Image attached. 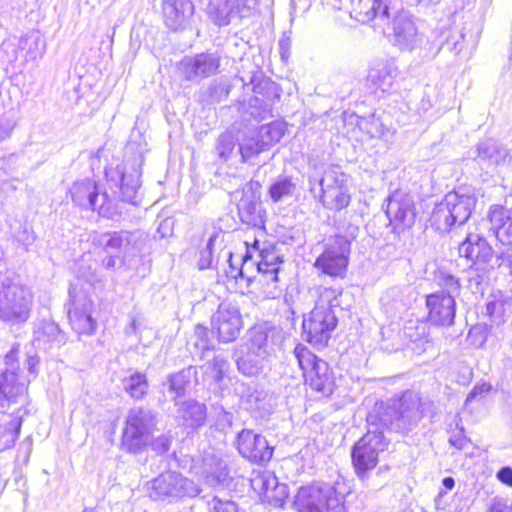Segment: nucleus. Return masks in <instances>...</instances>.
<instances>
[{
    "label": "nucleus",
    "instance_id": "6",
    "mask_svg": "<svg viewBox=\"0 0 512 512\" xmlns=\"http://www.w3.org/2000/svg\"><path fill=\"white\" fill-rule=\"evenodd\" d=\"M33 305L30 289L15 277L0 276V320L10 325L25 323Z\"/></svg>",
    "mask_w": 512,
    "mask_h": 512
},
{
    "label": "nucleus",
    "instance_id": "64",
    "mask_svg": "<svg viewBox=\"0 0 512 512\" xmlns=\"http://www.w3.org/2000/svg\"><path fill=\"white\" fill-rule=\"evenodd\" d=\"M442 484L446 489L452 490L455 486V480L452 477H445L442 481Z\"/></svg>",
    "mask_w": 512,
    "mask_h": 512
},
{
    "label": "nucleus",
    "instance_id": "7",
    "mask_svg": "<svg viewBox=\"0 0 512 512\" xmlns=\"http://www.w3.org/2000/svg\"><path fill=\"white\" fill-rule=\"evenodd\" d=\"M28 404L27 381L14 368H7L0 374V412L8 414L10 419L23 416L27 413Z\"/></svg>",
    "mask_w": 512,
    "mask_h": 512
},
{
    "label": "nucleus",
    "instance_id": "31",
    "mask_svg": "<svg viewBox=\"0 0 512 512\" xmlns=\"http://www.w3.org/2000/svg\"><path fill=\"white\" fill-rule=\"evenodd\" d=\"M271 330L263 327H254L250 331V338L247 342V350L256 354L257 357H266L270 355L273 345L270 340Z\"/></svg>",
    "mask_w": 512,
    "mask_h": 512
},
{
    "label": "nucleus",
    "instance_id": "10",
    "mask_svg": "<svg viewBox=\"0 0 512 512\" xmlns=\"http://www.w3.org/2000/svg\"><path fill=\"white\" fill-rule=\"evenodd\" d=\"M200 488L178 472L161 473L150 482L149 496L155 501L176 502L183 497H195Z\"/></svg>",
    "mask_w": 512,
    "mask_h": 512
},
{
    "label": "nucleus",
    "instance_id": "16",
    "mask_svg": "<svg viewBox=\"0 0 512 512\" xmlns=\"http://www.w3.org/2000/svg\"><path fill=\"white\" fill-rule=\"evenodd\" d=\"M386 215L394 229L410 228L416 218V208L413 197L401 192H394L386 206Z\"/></svg>",
    "mask_w": 512,
    "mask_h": 512
},
{
    "label": "nucleus",
    "instance_id": "21",
    "mask_svg": "<svg viewBox=\"0 0 512 512\" xmlns=\"http://www.w3.org/2000/svg\"><path fill=\"white\" fill-rule=\"evenodd\" d=\"M92 301L87 297L72 296L68 310V317L72 329L77 334H92L96 329V322L91 316Z\"/></svg>",
    "mask_w": 512,
    "mask_h": 512
},
{
    "label": "nucleus",
    "instance_id": "14",
    "mask_svg": "<svg viewBox=\"0 0 512 512\" xmlns=\"http://www.w3.org/2000/svg\"><path fill=\"white\" fill-rule=\"evenodd\" d=\"M211 326L220 341L226 343L234 341L242 328V317L238 307L227 301L220 303L212 316Z\"/></svg>",
    "mask_w": 512,
    "mask_h": 512
},
{
    "label": "nucleus",
    "instance_id": "8",
    "mask_svg": "<svg viewBox=\"0 0 512 512\" xmlns=\"http://www.w3.org/2000/svg\"><path fill=\"white\" fill-rule=\"evenodd\" d=\"M294 356L303 372L305 383L322 395L332 394L335 380L328 363L318 358L302 344L295 347Z\"/></svg>",
    "mask_w": 512,
    "mask_h": 512
},
{
    "label": "nucleus",
    "instance_id": "5",
    "mask_svg": "<svg viewBox=\"0 0 512 512\" xmlns=\"http://www.w3.org/2000/svg\"><path fill=\"white\" fill-rule=\"evenodd\" d=\"M475 194L467 188L447 193L435 206L431 215L432 226L441 233L448 232L453 225L466 223L476 206Z\"/></svg>",
    "mask_w": 512,
    "mask_h": 512
},
{
    "label": "nucleus",
    "instance_id": "1",
    "mask_svg": "<svg viewBox=\"0 0 512 512\" xmlns=\"http://www.w3.org/2000/svg\"><path fill=\"white\" fill-rule=\"evenodd\" d=\"M422 418L419 399L412 394L405 395L395 406L385 407L383 404L376 406L369 412L367 422L376 426L375 430L369 429L352 447V463L358 476L364 475L374 469L379 461V455L389 445L379 427H387L391 430L409 431Z\"/></svg>",
    "mask_w": 512,
    "mask_h": 512
},
{
    "label": "nucleus",
    "instance_id": "54",
    "mask_svg": "<svg viewBox=\"0 0 512 512\" xmlns=\"http://www.w3.org/2000/svg\"><path fill=\"white\" fill-rule=\"evenodd\" d=\"M439 284L446 290L445 294L452 295L456 293L459 288V279L451 274L440 272L438 275Z\"/></svg>",
    "mask_w": 512,
    "mask_h": 512
},
{
    "label": "nucleus",
    "instance_id": "4",
    "mask_svg": "<svg viewBox=\"0 0 512 512\" xmlns=\"http://www.w3.org/2000/svg\"><path fill=\"white\" fill-rule=\"evenodd\" d=\"M346 494L344 480L317 482L299 488L294 507L297 512H342Z\"/></svg>",
    "mask_w": 512,
    "mask_h": 512
},
{
    "label": "nucleus",
    "instance_id": "44",
    "mask_svg": "<svg viewBox=\"0 0 512 512\" xmlns=\"http://www.w3.org/2000/svg\"><path fill=\"white\" fill-rule=\"evenodd\" d=\"M21 57L17 38L5 40L0 45V61L5 64H12Z\"/></svg>",
    "mask_w": 512,
    "mask_h": 512
},
{
    "label": "nucleus",
    "instance_id": "63",
    "mask_svg": "<svg viewBox=\"0 0 512 512\" xmlns=\"http://www.w3.org/2000/svg\"><path fill=\"white\" fill-rule=\"evenodd\" d=\"M454 43H455V38H450V43L446 44L445 38H442L440 36L439 39H438L439 46H438V48L436 50V53H438L443 46H446L449 49V47L453 46Z\"/></svg>",
    "mask_w": 512,
    "mask_h": 512
},
{
    "label": "nucleus",
    "instance_id": "51",
    "mask_svg": "<svg viewBox=\"0 0 512 512\" xmlns=\"http://www.w3.org/2000/svg\"><path fill=\"white\" fill-rule=\"evenodd\" d=\"M232 257L233 254L230 249L222 248L216 258V268L220 266L221 260H223V265H225L226 263L229 264L230 270H225L227 275L236 279L239 275L243 276V267L240 270H237L232 264Z\"/></svg>",
    "mask_w": 512,
    "mask_h": 512
},
{
    "label": "nucleus",
    "instance_id": "36",
    "mask_svg": "<svg viewBox=\"0 0 512 512\" xmlns=\"http://www.w3.org/2000/svg\"><path fill=\"white\" fill-rule=\"evenodd\" d=\"M35 337L38 342L43 343H65V334L58 325L52 321H42L35 331Z\"/></svg>",
    "mask_w": 512,
    "mask_h": 512
},
{
    "label": "nucleus",
    "instance_id": "30",
    "mask_svg": "<svg viewBox=\"0 0 512 512\" xmlns=\"http://www.w3.org/2000/svg\"><path fill=\"white\" fill-rule=\"evenodd\" d=\"M238 216L243 224L254 228L264 225V211L252 195L243 196L237 205Z\"/></svg>",
    "mask_w": 512,
    "mask_h": 512
},
{
    "label": "nucleus",
    "instance_id": "37",
    "mask_svg": "<svg viewBox=\"0 0 512 512\" xmlns=\"http://www.w3.org/2000/svg\"><path fill=\"white\" fill-rule=\"evenodd\" d=\"M124 390L134 399L143 398L149 388L145 374L135 372L123 379Z\"/></svg>",
    "mask_w": 512,
    "mask_h": 512
},
{
    "label": "nucleus",
    "instance_id": "25",
    "mask_svg": "<svg viewBox=\"0 0 512 512\" xmlns=\"http://www.w3.org/2000/svg\"><path fill=\"white\" fill-rule=\"evenodd\" d=\"M491 224L490 230L499 242L512 245V207L505 208L502 205H492L488 212Z\"/></svg>",
    "mask_w": 512,
    "mask_h": 512
},
{
    "label": "nucleus",
    "instance_id": "41",
    "mask_svg": "<svg viewBox=\"0 0 512 512\" xmlns=\"http://www.w3.org/2000/svg\"><path fill=\"white\" fill-rule=\"evenodd\" d=\"M253 92L256 100L272 102L274 98H279V92L276 84L269 79H261L253 85Z\"/></svg>",
    "mask_w": 512,
    "mask_h": 512
},
{
    "label": "nucleus",
    "instance_id": "49",
    "mask_svg": "<svg viewBox=\"0 0 512 512\" xmlns=\"http://www.w3.org/2000/svg\"><path fill=\"white\" fill-rule=\"evenodd\" d=\"M492 391H495V389L490 383L481 381L469 392L464 405L467 407L473 401H482L486 399Z\"/></svg>",
    "mask_w": 512,
    "mask_h": 512
},
{
    "label": "nucleus",
    "instance_id": "40",
    "mask_svg": "<svg viewBox=\"0 0 512 512\" xmlns=\"http://www.w3.org/2000/svg\"><path fill=\"white\" fill-rule=\"evenodd\" d=\"M267 148L260 142V139L253 133L251 136L246 137L239 144V153L241 154L242 161L245 162L250 158L258 155L262 151H265Z\"/></svg>",
    "mask_w": 512,
    "mask_h": 512
},
{
    "label": "nucleus",
    "instance_id": "32",
    "mask_svg": "<svg viewBox=\"0 0 512 512\" xmlns=\"http://www.w3.org/2000/svg\"><path fill=\"white\" fill-rule=\"evenodd\" d=\"M233 8L230 7L229 0H208L205 12L209 19L218 26H226L234 20Z\"/></svg>",
    "mask_w": 512,
    "mask_h": 512
},
{
    "label": "nucleus",
    "instance_id": "45",
    "mask_svg": "<svg viewBox=\"0 0 512 512\" xmlns=\"http://www.w3.org/2000/svg\"><path fill=\"white\" fill-rule=\"evenodd\" d=\"M295 190V185L288 177L279 178L270 187V196L277 202L284 196L292 195Z\"/></svg>",
    "mask_w": 512,
    "mask_h": 512
},
{
    "label": "nucleus",
    "instance_id": "29",
    "mask_svg": "<svg viewBox=\"0 0 512 512\" xmlns=\"http://www.w3.org/2000/svg\"><path fill=\"white\" fill-rule=\"evenodd\" d=\"M177 418L186 427L196 428L202 426L206 420V406L196 400L176 402Z\"/></svg>",
    "mask_w": 512,
    "mask_h": 512
},
{
    "label": "nucleus",
    "instance_id": "62",
    "mask_svg": "<svg viewBox=\"0 0 512 512\" xmlns=\"http://www.w3.org/2000/svg\"><path fill=\"white\" fill-rule=\"evenodd\" d=\"M124 261V259L120 255H110L104 258L103 260V266L105 268H115L118 264H121Z\"/></svg>",
    "mask_w": 512,
    "mask_h": 512
},
{
    "label": "nucleus",
    "instance_id": "20",
    "mask_svg": "<svg viewBox=\"0 0 512 512\" xmlns=\"http://www.w3.org/2000/svg\"><path fill=\"white\" fill-rule=\"evenodd\" d=\"M477 158L488 169L502 171L511 166L512 155L501 143L486 139L477 145Z\"/></svg>",
    "mask_w": 512,
    "mask_h": 512
},
{
    "label": "nucleus",
    "instance_id": "24",
    "mask_svg": "<svg viewBox=\"0 0 512 512\" xmlns=\"http://www.w3.org/2000/svg\"><path fill=\"white\" fill-rule=\"evenodd\" d=\"M394 42L403 50L412 51L422 43L423 36L418 33L414 22L404 13L393 21Z\"/></svg>",
    "mask_w": 512,
    "mask_h": 512
},
{
    "label": "nucleus",
    "instance_id": "59",
    "mask_svg": "<svg viewBox=\"0 0 512 512\" xmlns=\"http://www.w3.org/2000/svg\"><path fill=\"white\" fill-rule=\"evenodd\" d=\"M195 335L199 339V342H196V345L200 347L201 349H207L208 343H207V335L208 330L206 327L197 325L195 328Z\"/></svg>",
    "mask_w": 512,
    "mask_h": 512
},
{
    "label": "nucleus",
    "instance_id": "19",
    "mask_svg": "<svg viewBox=\"0 0 512 512\" xmlns=\"http://www.w3.org/2000/svg\"><path fill=\"white\" fill-rule=\"evenodd\" d=\"M458 251L460 256L471 261L478 270H484L493 257L492 247L483 236L476 233H468Z\"/></svg>",
    "mask_w": 512,
    "mask_h": 512
},
{
    "label": "nucleus",
    "instance_id": "27",
    "mask_svg": "<svg viewBox=\"0 0 512 512\" xmlns=\"http://www.w3.org/2000/svg\"><path fill=\"white\" fill-rule=\"evenodd\" d=\"M194 469L198 476L212 486L223 482L227 476L226 465L213 454H206L194 465Z\"/></svg>",
    "mask_w": 512,
    "mask_h": 512
},
{
    "label": "nucleus",
    "instance_id": "39",
    "mask_svg": "<svg viewBox=\"0 0 512 512\" xmlns=\"http://www.w3.org/2000/svg\"><path fill=\"white\" fill-rule=\"evenodd\" d=\"M250 483L258 495H263L268 500L272 490L277 487L278 479L270 472H263L255 474L251 478Z\"/></svg>",
    "mask_w": 512,
    "mask_h": 512
},
{
    "label": "nucleus",
    "instance_id": "3",
    "mask_svg": "<svg viewBox=\"0 0 512 512\" xmlns=\"http://www.w3.org/2000/svg\"><path fill=\"white\" fill-rule=\"evenodd\" d=\"M342 294L340 288H319L315 306L302 322L303 333L309 343L321 347L327 344L338 323L334 309L341 306Z\"/></svg>",
    "mask_w": 512,
    "mask_h": 512
},
{
    "label": "nucleus",
    "instance_id": "11",
    "mask_svg": "<svg viewBox=\"0 0 512 512\" xmlns=\"http://www.w3.org/2000/svg\"><path fill=\"white\" fill-rule=\"evenodd\" d=\"M155 427V414L151 410L139 407L130 409L122 435L123 447L130 453H138L148 443Z\"/></svg>",
    "mask_w": 512,
    "mask_h": 512
},
{
    "label": "nucleus",
    "instance_id": "38",
    "mask_svg": "<svg viewBox=\"0 0 512 512\" xmlns=\"http://www.w3.org/2000/svg\"><path fill=\"white\" fill-rule=\"evenodd\" d=\"M284 132V124L274 121L269 124L262 125L256 132V135L260 139V142H262L263 145L268 149L272 144L281 140Z\"/></svg>",
    "mask_w": 512,
    "mask_h": 512
},
{
    "label": "nucleus",
    "instance_id": "50",
    "mask_svg": "<svg viewBox=\"0 0 512 512\" xmlns=\"http://www.w3.org/2000/svg\"><path fill=\"white\" fill-rule=\"evenodd\" d=\"M487 314L491 321L496 325H500L506 321L505 304L501 301H491L486 305Z\"/></svg>",
    "mask_w": 512,
    "mask_h": 512
},
{
    "label": "nucleus",
    "instance_id": "9",
    "mask_svg": "<svg viewBox=\"0 0 512 512\" xmlns=\"http://www.w3.org/2000/svg\"><path fill=\"white\" fill-rule=\"evenodd\" d=\"M320 185L319 202L325 209L341 211L351 202L348 176L336 166H328L318 180Z\"/></svg>",
    "mask_w": 512,
    "mask_h": 512
},
{
    "label": "nucleus",
    "instance_id": "57",
    "mask_svg": "<svg viewBox=\"0 0 512 512\" xmlns=\"http://www.w3.org/2000/svg\"><path fill=\"white\" fill-rule=\"evenodd\" d=\"M171 445V437L169 435H160L151 442V447L158 453H165Z\"/></svg>",
    "mask_w": 512,
    "mask_h": 512
},
{
    "label": "nucleus",
    "instance_id": "2",
    "mask_svg": "<svg viewBox=\"0 0 512 512\" xmlns=\"http://www.w3.org/2000/svg\"><path fill=\"white\" fill-rule=\"evenodd\" d=\"M140 165L137 161L123 162L115 168L106 170V178L113 196L108 193H98L96 183L91 179L76 181L70 188L73 202L83 208L97 210L100 215L113 218L119 215L115 199L136 204L140 188Z\"/></svg>",
    "mask_w": 512,
    "mask_h": 512
},
{
    "label": "nucleus",
    "instance_id": "35",
    "mask_svg": "<svg viewBox=\"0 0 512 512\" xmlns=\"http://www.w3.org/2000/svg\"><path fill=\"white\" fill-rule=\"evenodd\" d=\"M266 357H257L256 354L246 351L244 355L236 360L237 368L245 376H257L264 368Z\"/></svg>",
    "mask_w": 512,
    "mask_h": 512
},
{
    "label": "nucleus",
    "instance_id": "13",
    "mask_svg": "<svg viewBox=\"0 0 512 512\" xmlns=\"http://www.w3.org/2000/svg\"><path fill=\"white\" fill-rule=\"evenodd\" d=\"M349 254L350 240L336 235L325 245V249L317 257L314 267L323 274L343 278L347 271Z\"/></svg>",
    "mask_w": 512,
    "mask_h": 512
},
{
    "label": "nucleus",
    "instance_id": "60",
    "mask_svg": "<svg viewBox=\"0 0 512 512\" xmlns=\"http://www.w3.org/2000/svg\"><path fill=\"white\" fill-rule=\"evenodd\" d=\"M449 442L452 446L457 449H464L467 446L468 439L463 435V430L458 434H454L449 438Z\"/></svg>",
    "mask_w": 512,
    "mask_h": 512
},
{
    "label": "nucleus",
    "instance_id": "34",
    "mask_svg": "<svg viewBox=\"0 0 512 512\" xmlns=\"http://www.w3.org/2000/svg\"><path fill=\"white\" fill-rule=\"evenodd\" d=\"M21 428L20 417L0 420V451L10 448L16 441Z\"/></svg>",
    "mask_w": 512,
    "mask_h": 512
},
{
    "label": "nucleus",
    "instance_id": "12",
    "mask_svg": "<svg viewBox=\"0 0 512 512\" xmlns=\"http://www.w3.org/2000/svg\"><path fill=\"white\" fill-rule=\"evenodd\" d=\"M147 236L140 231H115L100 233L93 237V243L107 253H116L123 259L140 254Z\"/></svg>",
    "mask_w": 512,
    "mask_h": 512
},
{
    "label": "nucleus",
    "instance_id": "42",
    "mask_svg": "<svg viewBox=\"0 0 512 512\" xmlns=\"http://www.w3.org/2000/svg\"><path fill=\"white\" fill-rule=\"evenodd\" d=\"M228 366L229 364L225 358L215 356L211 361L206 363L204 374L211 380L220 382L223 379Z\"/></svg>",
    "mask_w": 512,
    "mask_h": 512
},
{
    "label": "nucleus",
    "instance_id": "58",
    "mask_svg": "<svg viewBox=\"0 0 512 512\" xmlns=\"http://www.w3.org/2000/svg\"><path fill=\"white\" fill-rule=\"evenodd\" d=\"M497 479L509 486L512 487V468L509 466L502 467L496 474Z\"/></svg>",
    "mask_w": 512,
    "mask_h": 512
},
{
    "label": "nucleus",
    "instance_id": "48",
    "mask_svg": "<svg viewBox=\"0 0 512 512\" xmlns=\"http://www.w3.org/2000/svg\"><path fill=\"white\" fill-rule=\"evenodd\" d=\"M230 7L233 8L234 19L247 18L253 14L255 10V0H229Z\"/></svg>",
    "mask_w": 512,
    "mask_h": 512
},
{
    "label": "nucleus",
    "instance_id": "55",
    "mask_svg": "<svg viewBox=\"0 0 512 512\" xmlns=\"http://www.w3.org/2000/svg\"><path fill=\"white\" fill-rule=\"evenodd\" d=\"M209 512H238L237 505L229 500L223 501L214 497L210 502Z\"/></svg>",
    "mask_w": 512,
    "mask_h": 512
},
{
    "label": "nucleus",
    "instance_id": "53",
    "mask_svg": "<svg viewBox=\"0 0 512 512\" xmlns=\"http://www.w3.org/2000/svg\"><path fill=\"white\" fill-rule=\"evenodd\" d=\"M441 37L445 38L446 44L450 43V38H455V43L453 44V46L449 47V50L454 52L455 54L461 52L464 40V34L462 33V31L458 29L449 28L441 32Z\"/></svg>",
    "mask_w": 512,
    "mask_h": 512
},
{
    "label": "nucleus",
    "instance_id": "17",
    "mask_svg": "<svg viewBox=\"0 0 512 512\" xmlns=\"http://www.w3.org/2000/svg\"><path fill=\"white\" fill-rule=\"evenodd\" d=\"M428 321L435 326L448 327L454 323L456 302L452 295L436 292L426 298Z\"/></svg>",
    "mask_w": 512,
    "mask_h": 512
},
{
    "label": "nucleus",
    "instance_id": "52",
    "mask_svg": "<svg viewBox=\"0 0 512 512\" xmlns=\"http://www.w3.org/2000/svg\"><path fill=\"white\" fill-rule=\"evenodd\" d=\"M189 382V378L184 372H178L169 377V390L175 392L177 396H181Z\"/></svg>",
    "mask_w": 512,
    "mask_h": 512
},
{
    "label": "nucleus",
    "instance_id": "46",
    "mask_svg": "<svg viewBox=\"0 0 512 512\" xmlns=\"http://www.w3.org/2000/svg\"><path fill=\"white\" fill-rule=\"evenodd\" d=\"M235 138L232 133L225 132L217 140L216 151L219 158L228 160L235 149Z\"/></svg>",
    "mask_w": 512,
    "mask_h": 512
},
{
    "label": "nucleus",
    "instance_id": "26",
    "mask_svg": "<svg viewBox=\"0 0 512 512\" xmlns=\"http://www.w3.org/2000/svg\"><path fill=\"white\" fill-rule=\"evenodd\" d=\"M398 75V69L393 61L376 60L368 71L367 80L376 89L388 92L393 87Z\"/></svg>",
    "mask_w": 512,
    "mask_h": 512
},
{
    "label": "nucleus",
    "instance_id": "43",
    "mask_svg": "<svg viewBox=\"0 0 512 512\" xmlns=\"http://www.w3.org/2000/svg\"><path fill=\"white\" fill-rule=\"evenodd\" d=\"M491 326L486 323H477L472 326L467 335V341L475 348H481L486 343Z\"/></svg>",
    "mask_w": 512,
    "mask_h": 512
},
{
    "label": "nucleus",
    "instance_id": "47",
    "mask_svg": "<svg viewBox=\"0 0 512 512\" xmlns=\"http://www.w3.org/2000/svg\"><path fill=\"white\" fill-rule=\"evenodd\" d=\"M218 235H213L209 238L206 247L201 251L199 268L207 269L213 266L216 267V259H214L213 253L215 245L218 242Z\"/></svg>",
    "mask_w": 512,
    "mask_h": 512
},
{
    "label": "nucleus",
    "instance_id": "28",
    "mask_svg": "<svg viewBox=\"0 0 512 512\" xmlns=\"http://www.w3.org/2000/svg\"><path fill=\"white\" fill-rule=\"evenodd\" d=\"M390 0H358L354 7V13L358 21L370 22L378 18L381 21L389 19Z\"/></svg>",
    "mask_w": 512,
    "mask_h": 512
},
{
    "label": "nucleus",
    "instance_id": "56",
    "mask_svg": "<svg viewBox=\"0 0 512 512\" xmlns=\"http://www.w3.org/2000/svg\"><path fill=\"white\" fill-rule=\"evenodd\" d=\"M288 497V489L285 484L277 483V487L272 490L271 495H269V502L274 503V505L282 506Z\"/></svg>",
    "mask_w": 512,
    "mask_h": 512
},
{
    "label": "nucleus",
    "instance_id": "23",
    "mask_svg": "<svg viewBox=\"0 0 512 512\" xmlns=\"http://www.w3.org/2000/svg\"><path fill=\"white\" fill-rule=\"evenodd\" d=\"M259 242L254 241L252 246L246 242V253L243 256V266L247 265L248 260L252 258V250L259 251L260 260L257 262L258 271L266 278V281L277 282L280 264L283 262L281 256L274 249L258 248Z\"/></svg>",
    "mask_w": 512,
    "mask_h": 512
},
{
    "label": "nucleus",
    "instance_id": "61",
    "mask_svg": "<svg viewBox=\"0 0 512 512\" xmlns=\"http://www.w3.org/2000/svg\"><path fill=\"white\" fill-rule=\"evenodd\" d=\"M490 512H511V510L503 499L494 498L490 506Z\"/></svg>",
    "mask_w": 512,
    "mask_h": 512
},
{
    "label": "nucleus",
    "instance_id": "18",
    "mask_svg": "<svg viewBox=\"0 0 512 512\" xmlns=\"http://www.w3.org/2000/svg\"><path fill=\"white\" fill-rule=\"evenodd\" d=\"M237 446L243 457L255 463L269 461L273 454L266 438L248 429H243L238 434Z\"/></svg>",
    "mask_w": 512,
    "mask_h": 512
},
{
    "label": "nucleus",
    "instance_id": "33",
    "mask_svg": "<svg viewBox=\"0 0 512 512\" xmlns=\"http://www.w3.org/2000/svg\"><path fill=\"white\" fill-rule=\"evenodd\" d=\"M21 58L24 61L35 60L40 57L43 52V42L37 34H28L24 37L17 38Z\"/></svg>",
    "mask_w": 512,
    "mask_h": 512
},
{
    "label": "nucleus",
    "instance_id": "15",
    "mask_svg": "<svg viewBox=\"0 0 512 512\" xmlns=\"http://www.w3.org/2000/svg\"><path fill=\"white\" fill-rule=\"evenodd\" d=\"M220 56L217 53H199L184 57L177 70L188 81L199 82L218 72Z\"/></svg>",
    "mask_w": 512,
    "mask_h": 512
},
{
    "label": "nucleus",
    "instance_id": "22",
    "mask_svg": "<svg viewBox=\"0 0 512 512\" xmlns=\"http://www.w3.org/2000/svg\"><path fill=\"white\" fill-rule=\"evenodd\" d=\"M162 10L165 25L177 31L189 24L194 14V5L190 0H163Z\"/></svg>",
    "mask_w": 512,
    "mask_h": 512
}]
</instances>
